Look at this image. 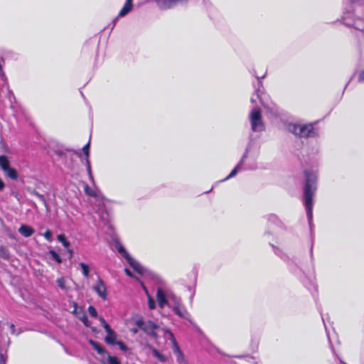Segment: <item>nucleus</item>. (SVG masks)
Instances as JSON below:
<instances>
[{
	"instance_id": "1",
	"label": "nucleus",
	"mask_w": 364,
	"mask_h": 364,
	"mask_svg": "<svg viewBox=\"0 0 364 364\" xmlns=\"http://www.w3.org/2000/svg\"><path fill=\"white\" fill-rule=\"evenodd\" d=\"M306 185L304 188V205L309 224L313 218V197L316 191L317 176L314 172L305 171Z\"/></svg>"
},
{
	"instance_id": "2",
	"label": "nucleus",
	"mask_w": 364,
	"mask_h": 364,
	"mask_svg": "<svg viewBox=\"0 0 364 364\" xmlns=\"http://www.w3.org/2000/svg\"><path fill=\"white\" fill-rule=\"evenodd\" d=\"M287 130L299 137H314L317 135L312 124H300L290 123L287 127Z\"/></svg>"
},
{
	"instance_id": "3",
	"label": "nucleus",
	"mask_w": 364,
	"mask_h": 364,
	"mask_svg": "<svg viewBox=\"0 0 364 364\" xmlns=\"http://www.w3.org/2000/svg\"><path fill=\"white\" fill-rule=\"evenodd\" d=\"M249 118L251 129L253 132H260L264 129V124L262 119L261 110L259 107H256L252 108L250 113Z\"/></svg>"
},
{
	"instance_id": "4",
	"label": "nucleus",
	"mask_w": 364,
	"mask_h": 364,
	"mask_svg": "<svg viewBox=\"0 0 364 364\" xmlns=\"http://www.w3.org/2000/svg\"><path fill=\"white\" fill-rule=\"evenodd\" d=\"M343 21L348 27H353L360 31H363L364 28V21L360 18H356L352 13L345 14L343 17Z\"/></svg>"
},
{
	"instance_id": "5",
	"label": "nucleus",
	"mask_w": 364,
	"mask_h": 364,
	"mask_svg": "<svg viewBox=\"0 0 364 364\" xmlns=\"http://www.w3.org/2000/svg\"><path fill=\"white\" fill-rule=\"evenodd\" d=\"M154 1L159 9L168 10L178 5H185L188 0H154Z\"/></svg>"
},
{
	"instance_id": "6",
	"label": "nucleus",
	"mask_w": 364,
	"mask_h": 364,
	"mask_svg": "<svg viewBox=\"0 0 364 364\" xmlns=\"http://www.w3.org/2000/svg\"><path fill=\"white\" fill-rule=\"evenodd\" d=\"M136 324L141 329H142L147 334L154 337L156 336V334L155 333L154 331L158 328V326L154 322L151 321H138Z\"/></svg>"
},
{
	"instance_id": "7",
	"label": "nucleus",
	"mask_w": 364,
	"mask_h": 364,
	"mask_svg": "<svg viewBox=\"0 0 364 364\" xmlns=\"http://www.w3.org/2000/svg\"><path fill=\"white\" fill-rule=\"evenodd\" d=\"M93 289L102 299H107L106 287L100 278L98 279L96 284L93 287Z\"/></svg>"
},
{
	"instance_id": "8",
	"label": "nucleus",
	"mask_w": 364,
	"mask_h": 364,
	"mask_svg": "<svg viewBox=\"0 0 364 364\" xmlns=\"http://www.w3.org/2000/svg\"><path fill=\"white\" fill-rule=\"evenodd\" d=\"M170 337L173 340V344H174V348H173V353H175L176 355V360L178 363H183L185 362V358H184V355L182 353V351L180 350L178 346L177 345L174 338H173V335L171 332L168 331V332Z\"/></svg>"
},
{
	"instance_id": "9",
	"label": "nucleus",
	"mask_w": 364,
	"mask_h": 364,
	"mask_svg": "<svg viewBox=\"0 0 364 364\" xmlns=\"http://www.w3.org/2000/svg\"><path fill=\"white\" fill-rule=\"evenodd\" d=\"M105 331L107 333V336L105 337V341L109 344H116L117 336L109 325H106Z\"/></svg>"
},
{
	"instance_id": "10",
	"label": "nucleus",
	"mask_w": 364,
	"mask_h": 364,
	"mask_svg": "<svg viewBox=\"0 0 364 364\" xmlns=\"http://www.w3.org/2000/svg\"><path fill=\"white\" fill-rule=\"evenodd\" d=\"M156 299L159 303V306L160 308H164V306L168 304V302L166 299V294L161 288H158L156 292Z\"/></svg>"
},
{
	"instance_id": "11",
	"label": "nucleus",
	"mask_w": 364,
	"mask_h": 364,
	"mask_svg": "<svg viewBox=\"0 0 364 364\" xmlns=\"http://www.w3.org/2000/svg\"><path fill=\"white\" fill-rule=\"evenodd\" d=\"M126 260L136 272H138L140 274H142L144 273L143 267L131 256L128 257Z\"/></svg>"
},
{
	"instance_id": "12",
	"label": "nucleus",
	"mask_w": 364,
	"mask_h": 364,
	"mask_svg": "<svg viewBox=\"0 0 364 364\" xmlns=\"http://www.w3.org/2000/svg\"><path fill=\"white\" fill-rule=\"evenodd\" d=\"M18 232L23 236H24L26 237H28L31 236L34 233V230L31 227H30L28 225H22L19 228Z\"/></svg>"
},
{
	"instance_id": "13",
	"label": "nucleus",
	"mask_w": 364,
	"mask_h": 364,
	"mask_svg": "<svg viewBox=\"0 0 364 364\" xmlns=\"http://www.w3.org/2000/svg\"><path fill=\"white\" fill-rule=\"evenodd\" d=\"M28 191L31 194V195H33L35 196H36L44 205L45 208H46L47 210H48L49 209V207H48V204L46 200V198L44 197L43 195L39 193L38 192H37L35 190H31V188H28Z\"/></svg>"
},
{
	"instance_id": "14",
	"label": "nucleus",
	"mask_w": 364,
	"mask_h": 364,
	"mask_svg": "<svg viewBox=\"0 0 364 364\" xmlns=\"http://www.w3.org/2000/svg\"><path fill=\"white\" fill-rule=\"evenodd\" d=\"M89 149H90V142H88L87 144H85L82 148V151L84 154L85 155L86 158V165H87V169L89 173L91 175V166L90 163L89 161L88 157H89Z\"/></svg>"
},
{
	"instance_id": "15",
	"label": "nucleus",
	"mask_w": 364,
	"mask_h": 364,
	"mask_svg": "<svg viewBox=\"0 0 364 364\" xmlns=\"http://www.w3.org/2000/svg\"><path fill=\"white\" fill-rule=\"evenodd\" d=\"M0 167L4 172H5L7 170V168L11 167L10 162L7 156L4 155L0 156Z\"/></svg>"
},
{
	"instance_id": "16",
	"label": "nucleus",
	"mask_w": 364,
	"mask_h": 364,
	"mask_svg": "<svg viewBox=\"0 0 364 364\" xmlns=\"http://www.w3.org/2000/svg\"><path fill=\"white\" fill-rule=\"evenodd\" d=\"M173 311L176 314L178 315L181 317L186 318L188 314L186 310L182 306V305H178L173 306Z\"/></svg>"
},
{
	"instance_id": "17",
	"label": "nucleus",
	"mask_w": 364,
	"mask_h": 364,
	"mask_svg": "<svg viewBox=\"0 0 364 364\" xmlns=\"http://www.w3.org/2000/svg\"><path fill=\"white\" fill-rule=\"evenodd\" d=\"M4 174L12 180H16L18 177V174L16 170L11 167L7 168V170L4 172Z\"/></svg>"
},
{
	"instance_id": "18",
	"label": "nucleus",
	"mask_w": 364,
	"mask_h": 364,
	"mask_svg": "<svg viewBox=\"0 0 364 364\" xmlns=\"http://www.w3.org/2000/svg\"><path fill=\"white\" fill-rule=\"evenodd\" d=\"M116 249L117 250L119 253H120L122 256L125 258V259L130 257V255L127 252V250L121 243L118 242L116 244Z\"/></svg>"
},
{
	"instance_id": "19",
	"label": "nucleus",
	"mask_w": 364,
	"mask_h": 364,
	"mask_svg": "<svg viewBox=\"0 0 364 364\" xmlns=\"http://www.w3.org/2000/svg\"><path fill=\"white\" fill-rule=\"evenodd\" d=\"M245 156H246L245 155L243 156L242 160L239 162V164L237 165V166L234 169L232 170L230 173L225 179H223V181H227V180L234 177L237 173L238 168L242 164V161H243L244 159L245 158Z\"/></svg>"
},
{
	"instance_id": "20",
	"label": "nucleus",
	"mask_w": 364,
	"mask_h": 364,
	"mask_svg": "<svg viewBox=\"0 0 364 364\" xmlns=\"http://www.w3.org/2000/svg\"><path fill=\"white\" fill-rule=\"evenodd\" d=\"M90 343L99 354L102 355L105 353V349L97 342L93 340H90Z\"/></svg>"
},
{
	"instance_id": "21",
	"label": "nucleus",
	"mask_w": 364,
	"mask_h": 364,
	"mask_svg": "<svg viewBox=\"0 0 364 364\" xmlns=\"http://www.w3.org/2000/svg\"><path fill=\"white\" fill-rule=\"evenodd\" d=\"M0 256L5 259H9L10 252L8 248L4 246H0Z\"/></svg>"
},
{
	"instance_id": "22",
	"label": "nucleus",
	"mask_w": 364,
	"mask_h": 364,
	"mask_svg": "<svg viewBox=\"0 0 364 364\" xmlns=\"http://www.w3.org/2000/svg\"><path fill=\"white\" fill-rule=\"evenodd\" d=\"M152 353L154 357H156L159 360H160L162 363H164L166 361V357L161 354L159 350H157L155 348L152 349Z\"/></svg>"
},
{
	"instance_id": "23",
	"label": "nucleus",
	"mask_w": 364,
	"mask_h": 364,
	"mask_svg": "<svg viewBox=\"0 0 364 364\" xmlns=\"http://www.w3.org/2000/svg\"><path fill=\"white\" fill-rule=\"evenodd\" d=\"M132 7L129 6V5H127V4H124L123 8L120 10L119 14H118V17H123L125 15H127L131 10H132Z\"/></svg>"
},
{
	"instance_id": "24",
	"label": "nucleus",
	"mask_w": 364,
	"mask_h": 364,
	"mask_svg": "<svg viewBox=\"0 0 364 364\" xmlns=\"http://www.w3.org/2000/svg\"><path fill=\"white\" fill-rule=\"evenodd\" d=\"M57 238H58V240L59 242H60L65 248H68L70 247V243L69 241H68L66 240L65 235H58Z\"/></svg>"
},
{
	"instance_id": "25",
	"label": "nucleus",
	"mask_w": 364,
	"mask_h": 364,
	"mask_svg": "<svg viewBox=\"0 0 364 364\" xmlns=\"http://www.w3.org/2000/svg\"><path fill=\"white\" fill-rule=\"evenodd\" d=\"M80 266L82 268L83 275L86 277H88L90 274L89 266L84 262L80 263Z\"/></svg>"
},
{
	"instance_id": "26",
	"label": "nucleus",
	"mask_w": 364,
	"mask_h": 364,
	"mask_svg": "<svg viewBox=\"0 0 364 364\" xmlns=\"http://www.w3.org/2000/svg\"><path fill=\"white\" fill-rule=\"evenodd\" d=\"M50 255L52 256V257L58 263L62 262V259L59 255L54 250H50L49 252Z\"/></svg>"
},
{
	"instance_id": "27",
	"label": "nucleus",
	"mask_w": 364,
	"mask_h": 364,
	"mask_svg": "<svg viewBox=\"0 0 364 364\" xmlns=\"http://www.w3.org/2000/svg\"><path fill=\"white\" fill-rule=\"evenodd\" d=\"M56 282H57V284H58V287L61 289L65 290L66 289L65 280V279L63 277H60V278L58 279Z\"/></svg>"
},
{
	"instance_id": "28",
	"label": "nucleus",
	"mask_w": 364,
	"mask_h": 364,
	"mask_svg": "<svg viewBox=\"0 0 364 364\" xmlns=\"http://www.w3.org/2000/svg\"><path fill=\"white\" fill-rule=\"evenodd\" d=\"M108 364H120V360L115 356H109Z\"/></svg>"
},
{
	"instance_id": "29",
	"label": "nucleus",
	"mask_w": 364,
	"mask_h": 364,
	"mask_svg": "<svg viewBox=\"0 0 364 364\" xmlns=\"http://www.w3.org/2000/svg\"><path fill=\"white\" fill-rule=\"evenodd\" d=\"M88 312H89V314H90L92 316H93V317H97V310H96V309H95L94 306H90L88 307Z\"/></svg>"
},
{
	"instance_id": "30",
	"label": "nucleus",
	"mask_w": 364,
	"mask_h": 364,
	"mask_svg": "<svg viewBox=\"0 0 364 364\" xmlns=\"http://www.w3.org/2000/svg\"><path fill=\"white\" fill-rule=\"evenodd\" d=\"M171 299L173 301L174 306H179L181 304V299L175 295L171 296Z\"/></svg>"
},
{
	"instance_id": "31",
	"label": "nucleus",
	"mask_w": 364,
	"mask_h": 364,
	"mask_svg": "<svg viewBox=\"0 0 364 364\" xmlns=\"http://www.w3.org/2000/svg\"><path fill=\"white\" fill-rule=\"evenodd\" d=\"M43 236L48 241L50 242L52 240L53 233L50 230H47L46 232L43 234Z\"/></svg>"
},
{
	"instance_id": "32",
	"label": "nucleus",
	"mask_w": 364,
	"mask_h": 364,
	"mask_svg": "<svg viewBox=\"0 0 364 364\" xmlns=\"http://www.w3.org/2000/svg\"><path fill=\"white\" fill-rule=\"evenodd\" d=\"M148 305L150 309H154L156 307L154 300L149 296Z\"/></svg>"
},
{
	"instance_id": "33",
	"label": "nucleus",
	"mask_w": 364,
	"mask_h": 364,
	"mask_svg": "<svg viewBox=\"0 0 364 364\" xmlns=\"http://www.w3.org/2000/svg\"><path fill=\"white\" fill-rule=\"evenodd\" d=\"M9 328H10V330H11V333L13 334V335H18L19 334V332H16V327L13 324V323H10V324H8Z\"/></svg>"
},
{
	"instance_id": "34",
	"label": "nucleus",
	"mask_w": 364,
	"mask_h": 364,
	"mask_svg": "<svg viewBox=\"0 0 364 364\" xmlns=\"http://www.w3.org/2000/svg\"><path fill=\"white\" fill-rule=\"evenodd\" d=\"M122 350L127 351L128 350L125 344L122 341H118L116 343Z\"/></svg>"
},
{
	"instance_id": "35",
	"label": "nucleus",
	"mask_w": 364,
	"mask_h": 364,
	"mask_svg": "<svg viewBox=\"0 0 364 364\" xmlns=\"http://www.w3.org/2000/svg\"><path fill=\"white\" fill-rule=\"evenodd\" d=\"M86 193L89 196H95V193L93 190L90 189L88 186H87L85 189Z\"/></svg>"
},
{
	"instance_id": "36",
	"label": "nucleus",
	"mask_w": 364,
	"mask_h": 364,
	"mask_svg": "<svg viewBox=\"0 0 364 364\" xmlns=\"http://www.w3.org/2000/svg\"><path fill=\"white\" fill-rule=\"evenodd\" d=\"M358 82H364V70H361L358 75Z\"/></svg>"
},
{
	"instance_id": "37",
	"label": "nucleus",
	"mask_w": 364,
	"mask_h": 364,
	"mask_svg": "<svg viewBox=\"0 0 364 364\" xmlns=\"http://www.w3.org/2000/svg\"><path fill=\"white\" fill-rule=\"evenodd\" d=\"M6 358L2 353V350L0 349V364H5Z\"/></svg>"
},
{
	"instance_id": "38",
	"label": "nucleus",
	"mask_w": 364,
	"mask_h": 364,
	"mask_svg": "<svg viewBox=\"0 0 364 364\" xmlns=\"http://www.w3.org/2000/svg\"><path fill=\"white\" fill-rule=\"evenodd\" d=\"M256 97L259 100L260 102L264 105V99L262 96V95L259 94V90L257 92Z\"/></svg>"
},
{
	"instance_id": "39",
	"label": "nucleus",
	"mask_w": 364,
	"mask_h": 364,
	"mask_svg": "<svg viewBox=\"0 0 364 364\" xmlns=\"http://www.w3.org/2000/svg\"><path fill=\"white\" fill-rule=\"evenodd\" d=\"M82 321L83 322V323L86 326H88L89 324H88V319L87 318L86 316H84L82 318H81Z\"/></svg>"
},
{
	"instance_id": "40",
	"label": "nucleus",
	"mask_w": 364,
	"mask_h": 364,
	"mask_svg": "<svg viewBox=\"0 0 364 364\" xmlns=\"http://www.w3.org/2000/svg\"><path fill=\"white\" fill-rule=\"evenodd\" d=\"M100 321L101 323L102 324L104 328L105 329L106 325H108V324L107 323V322L105 321V320L102 317H100Z\"/></svg>"
},
{
	"instance_id": "41",
	"label": "nucleus",
	"mask_w": 364,
	"mask_h": 364,
	"mask_svg": "<svg viewBox=\"0 0 364 364\" xmlns=\"http://www.w3.org/2000/svg\"><path fill=\"white\" fill-rule=\"evenodd\" d=\"M4 186L5 185L4 181L1 179H0V191H2L4 188Z\"/></svg>"
},
{
	"instance_id": "42",
	"label": "nucleus",
	"mask_w": 364,
	"mask_h": 364,
	"mask_svg": "<svg viewBox=\"0 0 364 364\" xmlns=\"http://www.w3.org/2000/svg\"><path fill=\"white\" fill-rule=\"evenodd\" d=\"M124 271H125L126 274H127L128 276H129V277H132V272H130V270H129L128 269H124Z\"/></svg>"
},
{
	"instance_id": "43",
	"label": "nucleus",
	"mask_w": 364,
	"mask_h": 364,
	"mask_svg": "<svg viewBox=\"0 0 364 364\" xmlns=\"http://www.w3.org/2000/svg\"><path fill=\"white\" fill-rule=\"evenodd\" d=\"M125 4L132 7V0H127Z\"/></svg>"
},
{
	"instance_id": "44",
	"label": "nucleus",
	"mask_w": 364,
	"mask_h": 364,
	"mask_svg": "<svg viewBox=\"0 0 364 364\" xmlns=\"http://www.w3.org/2000/svg\"><path fill=\"white\" fill-rule=\"evenodd\" d=\"M250 101H251L252 103H254L255 102H256V99L254 97H252L251 98Z\"/></svg>"
},
{
	"instance_id": "45",
	"label": "nucleus",
	"mask_w": 364,
	"mask_h": 364,
	"mask_svg": "<svg viewBox=\"0 0 364 364\" xmlns=\"http://www.w3.org/2000/svg\"><path fill=\"white\" fill-rule=\"evenodd\" d=\"M4 341V338L2 336H0V343H3Z\"/></svg>"
},
{
	"instance_id": "46",
	"label": "nucleus",
	"mask_w": 364,
	"mask_h": 364,
	"mask_svg": "<svg viewBox=\"0 0 364 364\" xmlns=\"http://www.w3.org/2000/svg\"><path fill=\"white\" fill-rule=\"evenodd\" d=\"M269 217L271 218H272L273 220L277 218V217L274 215H269Z\"/></svg>"
},
{
	"instance_id": "47",
	"label": "nucleus",
	"mask_w": 364,
	"mask_h": 364,
	"mask_svg": "<svg viewBox=\"0 0 364 364\" xmlns=\"http://www.w3.org/2000/svg\"><path fill=\"white\" fill-rule=\"evenodd\" d=\"M10 343H11L10 339H9V338H8V339H7V341H6V343H7V346H8L10 345Z\"/></svg>"
},
{
	"instance_id": "48",
	"label": "nucleus",
	"mask_w": 364,
	"mask_h": 364,
	"mask_svg": "<svg viewBox=\"0 0 364 364\" xmlns=\"http://www.w3.org/2000/svg\"><path fill=\"white\" fill-rule=\"evenodd\" d=\"M69 252H70V257H72V256H73V252H72V250H69Z\"/></svg>"
},
{
	"instance_id": "49",
	"label": "nucleus",
	"mask_w": 364,
	"mask_h": 364,
	"mask_svg": "<svg viewBox=\"0 0 364 364\" xmlns=\"http://www.w3.org/2000/svg\"><path fill=\"white\" fill-rule=\"evenodd\" d=\"M352 2H356L358 0H350Z\"/></svg>"
},
{
	"instance_id": "50",
	"label": "nucleus",
	"mask_w": 364,
	"mask_h": 364,
	"mask_svg": "<svg viewBox=\"0 0 364 364\" xmlns=\"http://www.w3.org/2000/svg\"><path fill=\"white\" fill-rule=\"evenodd\" d=\"M136 331H137V330L134 329V333H136Z\"/></svg>"
}]
</instances>
